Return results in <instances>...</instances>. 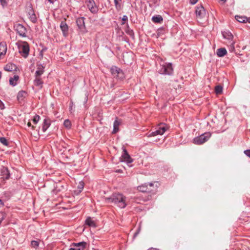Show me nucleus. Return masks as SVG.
<instances>
[{"label": "nucleus", "mask_w": 250, "mask_h": 250, "mask_svg": "<svg viewBox=\"0 0 250 250\" xmlns=\"http://www.w3.org/2000/svg\"><path fill=\"white\" fill-rule=\"evenodd\" d=\"M107 203H112L118 207L123 208L126 206V197L120 193H115L111 196L105 198Z\"/></svg>", "instance_id": "1"}, {"label": "nucleus", "mask_w": 250, "mask_h": 250, "mask_svg": "<svg viewBox=\"0 0 250 250\" xmlns=\"http://www.w3.org/2000/svg\"><path fill=\"white\" fill-rule=\"evenodd\" d=\"M158 71L161 74L171 75L173 73V68L171 63H165L160 65L158 68Z\"/></svg>", "instance_id": "2"}, {"label": "nucleus", "mask_w": 250, "mask_h": 250, "mask_svg": "<svg viewBox=\"0 0 250 250\" xmlns=\"http://www.w3.org/2000/svg\"><path fill=\"white\" fill-rule=\"evenodd\" d=\"M211 134L208 132L195 137L193 140V143L197 145H200L206 142L210 137Z\"/></svg>", "instance_id": "3"}, {"label": "nucleus", "mask_w": 250, "mask_h": 250, "mask_svg": "<svg viewBox=\"0 0 250 250\" xmlns=\"http://www.w3.org/2000/svg\"><path fill=\"white\" fill-rule=\"evenodd\" d=\"M195 14L197 19L199 22H202L207 17L206 10L202 5L196 7Z\"/></svg>", "instance_id": "4"}, {"label": "nucleus", "mask_w": 250, "mask_h": 250, "mask_svg": "<svg viewBox=\"0 0 250 250\" xmlns=\"http://www.w3.org/2000/svg\"><path fill=\"white\" fill-rule=\"evenodd\" d=\"M157 188V186H154V183H149V184L145 183L141 186L137 187V189L143 192H151L155 190Z\"/></svg>", "instance_id": "5"}, {"label": "nucleus", "mask_w": 250, "mask_h": 250, "mask_svg": "<svg viewBox=\"0 0 250 250\" xmlns=\"http://www.w3.org/2000/svg\"><path fill=\"white\" fill-rule=\"evenodd\" d=\"M15 30L21 37H25L26 36V29L21 24L17 23L14 26Z\"/></svg>", "instance_id": "6"}, {"label": "nucleus", "mask_w": 250, "mask_h": 250, "mask_svg": "<svg viewBox=\"0 0 250 250\" xmlns=\"http://www.w3.org/2000/svg\"><path fill=\"white\" fill-rule=\"evenodd\" d=\"M19 52L23 57L26 58L29 54V47L27 43L24 42L18 45Z\"/></svg>", "instance_id": "7"}, {"label": "nucleus", "mask_w": 250, "mask_h": 250, "mask_svg": "<svg viewBox=\"0 0 250 250\" xmlns=\"http://www.w3.org/2000/svg\"><path fill=\"white\" fill-rule=\"evenodd\" d=\"M87 7L93 14H96L98 11V7L96 6L94 0H86Z\"/></svg>", "instance_id": "8"}, {"label": "nucleus", "mask_w": 250, "mask_h": 250, "mask_svg": "<svg viewBox=\"0 0 250 250\" xmlns=\"http://www.w3.org/2000/svg\"><path fill=\"white\" fill-rule=\"evenodd\" d=\"M110 72L114 77L122 79L123 77L122 70L115 66H112L110 68Z\"/></svg>", "instance_id": "9"}, {"label": "nucleus", "mask_w": 250, "mask_h": 250, "mask_svg": "<svg viewBox=\"0 0 250 250\" xmlns=\"http://www.w3.org/2000/svg\"><path fill=\"white\" fill-rule=\"evenodd\" d=\"M85 18L84 17H79L76 20L77 25L79 29L83 32L85 30V26L84 23Z\"/></svg>", "instance_id": "10"}, {"label": "nucleus", "mask_w": 250, "mask_h": 250, "mask_svg": "<svg viewBox=\"0 0 250 250\" xmlns=\"http://www.w3.org/2000/svg\"><path fill=\"white\" fill-rule=\"evenodd\" d=\"M122 159L123 161L127 163H131L132 162V159L125 148H123Z\"/></svg>", "instance_id": "11"}, {"label": "nucleus", "mask_w": 250, "mask_h": 250, "mask_svg": "<svg viewBox=\"0 0 250 250\" xmlns=\"http://www.w3.org/2000/svg\"><path fill=\"white\" fill-rule=\"evenodd\" d=\"M60 27L63 36L65 37H67L68 35V26L66 23L64 21H61Z\"/></svg>", "instance_id": "12"}, {"label": "nucleus", "mask_w": 250, "mask_h": 250, "mask_svg": "<svg viewBox=\"0 0 250 250\" xmlns=\"http://www.w3.org/2000/svg\"><path fill=\"white\" fill-rule=\"evenodd\" d=\"M86 243L84 242L73 244L72 247L69 250H83L85 246Z\"/></svg>", "instance_id": "13"}, {"label": "nucleus", "mask_w": 250, "mask_h": 250, "mask_svg": "<svg viewBox=\"0 0 250 250\" xmlns=\"http://www.w3.org/2000/svg\"><path fill=\"white\" fill-rule=\"evenodd\" d=\"M121 123L122 122L121 120H119L118 118H116L113 124V130L112 131L113 134H115L119 131V126L121 125Z\"/></svg>", "instance_id": "14"}, {"label": "nucleus", "mask_w": 250, "mask_h": 250, "mask_svg": "<svg viewBox=\"0 0 250 250\" xmlns=\"http://www.w3.org/2000/svg\"><path fill=\"white\" fill-rule=\"evenodd\" d=\"M1 175L3 179H8L10 177V173L6 167H3L1 169Z\"/></svg>", "instance_id": "15"}, {"label": "nucleus", "mask_w": 250, "mask_h": 250, "mask_svg": "<svg viewBox=\"0 0 250 250\" xmlns=\"http://www.w3.org/2000/svg\"><path fill=\"white\" fill-rule=\"evenodd\" d=\"M51 125V122L49 119L45 118L43 120V122L42 126V130L43 132L46 131L47 128L50 126Z\"/></svg>", "instance_id": "16"}, {"label": "nucleus", "mask_w": 250, "mask_h": 250, "mask_svg": "<svg viewBox=\"0 0 250 250\" xmlns=\"http://www.w3.org/2000/svg\"><path fill=\"white\" fill-rule=\"evenodd\" d=\"M84 224L90 227L95 228L96 227L95 222L90 217H88L86 219Z\"/></svg>", "instance_id": "17"}, {"label": "nucleus", "mask_w": 250, "mask_h": 250, "mask_svg": "<svg viewBox=\"0 0 250 250\" xmlns=\"http://www.w3.org/2000/svg\"><path fill=\"white\" fill-rule=\"evenodd\" d=\"M7 51V45L5 42H0V56L4 55Z\"/></svg>", "instance_id": "18"}, {"label": "nucleus", "mask_w": 250, "mask_h": 250, "mask_svg": "<svg viewBox=\"0 0 250 250\" xmlns=\"http://www.w3.org/2000/svg\"><path fill=\"white\" fill-rule=\"evenodd\" d=\"M223 37L228 40L229 42L233 41V36L232 34L229 31H224L222 33Z\"/></svg>", "instance_id": "19"}, {"label": "nucleus", "mask_w": 250, "mask_h": 250, "mask_svg": "<svg viewBox=\"0 0 250 250\" xmlns=\"http://www.w3.org/2000/svg\"><path fill=\"white\" fill-rule=\"evenodd\" d=\"M16 68V65L12 63L7 64L4 67V69L6 71H12L15 70Z\"/></svg>", "instance_id": "20"}, {"label": "nucleus", "mask_w": 250, "mask_h": 250, "mask_svg": "<svg viewBox=\"0 0 250 250\" xmlns=\"http://www.w3.org/2000/svg\"><path fill=\"white\" fill-rule=\"evenodd\" d=\"M44 72V67L40 64L38 66L37 70L35 72V77H40Z\"/></svg>", "instance_id": "21"}, {"label": "nucleus", "mask_w": 250, "mask_h": 250, "mask_svg": "<svg viewBox=\"0 0 250 250\" xmlns=\"http://www.w3.org/2000/svg\"><path fill=\"white\" fill-rule=\"evenodd\" d=\"M227 52L225 48H220L217 50L216 54L218 57H222L226 55Z\"/></svg>", "instance_id": "22"}, {"label": "nucleus", "mask_w": 250, "mask_h": 250, "mask_svg": "<svg viewBox=\"0 0 250 250\" xmlns=\"http://www.w3.org/2000/svg\"><path fill=\"white\" fill-rule=\"evenodd\" d=\"M167 128L166 125L162 124L159 125V127H158V129H157L158 134L161 135H163L165 132Z\"/></svg>", "instance_id": "23"}, {"label": "nucleus", "mask_w": 250, "mask_h": 250, "mask_svg": "<svg viewBox=\"0 0 250 250\" xmlns=\"http://www.w3.org/2000/svg\"><path fill=\"white\" fill-rule=\"evenodd\" d=\"M19 79L18 75H14L13 77H11L9 79V83L12 86H15L17 84V82Z\"/></svg>", "instance_id": "24"}, {"label": "nucleus", "mask_w": 250, "mask_h": 250, "mask_svg": "<svg viewBox=\"0 0 250 250\" xmlns=\"http://www.w3.org/2000/svg\"><path fill=\"white\" fill-rule=\"evenodd\" d=\"M121 1L122 0H114L115 8L118 11H121L123 8V5L121 3Z\"/></svg>", "instance_id": "25"}, {"label": "nucleus", "mask_w": 250, "mask_h": 250, "mask_svg": "<svg viewBox=\"0 0 250 250\" xmlns=\"http://www.w3.org/2000/svg\"><path fill=\"white\" fill-rule=\"evenodd\" d=\"M34 83L36 86H39L40 88H42L43 82L41 77H35V79L34 81Z\"/></svg>", "instance_id": "26"}, {"label": "nucleus", "mask_w": 250, "mask_h": 250, "mask_svg": "<svg viewBox=\"0 0 250 250\" xmlns=\"http://www.w3.org/2000/svg\"><path fill=\"white\" fill-rule=\"evenodd\" d=\"M62 188H63V186L61 185L59 186L57 184H56V186H54V189L52 190V192L57 194L58 192H60Z\"/></svg>", "instance_id": "27"}, {"label": "nucleus", "mask_w": 250, "mask_h": 250, "mask_svg": "<svg viewBox=\"0 0 250 250\" xmlns=\"http://www.w3.org/2000/svg\"><path fill=\"white\" fill-rule=\"evenodd\" d=\"M152 20L153 22L156 23H160L163 21V19L162 16L158 15L153 16L152 18Z\"/></svg>", "instance_id": "28"}, {"label": "nucleus", "mask_w": 250, "mask_h": 250, "mask_svg": "<svg viewBox=\"0 0 250 250\" xmlns=\"http://www.w3.org/2000/svg\"><path fill=\"white\" fill-rule=\"evenodd\" d=\"M235 19L240 22H245L247 21V18L246 17L235 16Z\"/></svg>", "instance_id": "29"}, {"label": "nucleus", "mask_w": 250, "mask_h": 250, "mask_svg": "<svg viewBox=\"0 0 250 250\" xmlns=\"http://www.w3.org/2000/svg\"><path fill=\"white\" fill-rule=\"evenodd\" d=\"M26 93L25 91H20L17 95V99L18 100H21L23 97L25 96Z\"/></svg>", "instance_id": "30"}, {"label": "nucleus", "mask_w": 250, "mask_h": 250, "mask_svg": "<svg viewBox=\"0 0 250 250\" xmlns=\"http://www.w3.org/2000/svg\"><path fill=\"white\" fill-rule=\"evenodd\" d=\"M63 125L64 126L67 128H70L71 126V122L68 119H66L64 120Z\"/></svg>", "instance_id": "31"}, {"label": "nucleus", "mask_w": 250, "mask_h": 250, "mask_svg": "<svg viewBox=\"0 0 250 250\" xmlns=\"http://www.w3.org/2000/svg\"><path fill=\"white\" fill-rule=\"evenodd\" d=\"M229 50L230 52H233L235 50V47H234L235 42H234V41H232V42H229Z\"/></svg>", "instance_id": "32"}, {"label": "nucleus", "mask_w": 250, "mask_h": 250, "mask_svg": "<svg viewBox=\"0 0 250 250\" xmlns=\"http://www.w3.org/2000/svg\"><path fill=\"white\" fill-rule=\"evenodd\" d=\"M223 88L220 85H217L215 87V91L217 94H220L222 92Z\"/></svg>", "instance_id": "33"}, {"label": "nucleus", "mask_w": 250, "mask_h": 250, "mask_svg": "<svg viewBox=\"0 0 250 250\" xmlns=\"http://www.w3.org/2000/svg\"><path fill=\"white\" fill-rule=\"evenodd\" d=\"M30 19L33 23H35L37 21V18L34 12H32V14L30 15Z\"/></svg>", "instance_id": "34"}, {"label": "nucleus", "mask_w": 250, "mask_h": 250, "mask_svg": "<svg viewBox=\"0 0 250 250\" xmlns=\"http://www.w3.org/2000/svg\"><path fill=\"white\" fill-rule=\"evenodd\" d=\"M40 119V117L39 115H36L34 116V119L33 120V122L35 124H37L39 121Z\"/></svg>", "instance_id": "35"}, {"label": "nucleus", "mask_w": 250, "mask_h": 250, "mask_svg": "<svg viewBox=\"0 0 250 250\" xmlns=\"http://www.w3.org/2000/svg\"><path fill=\"white\" fill-rule=\"evenodd\" d=\"M0 142L5 146H7L8 145L6 139L4 137L0 138Z\"/></svg>", "instance_id": "36"}, {"label": "nucleus", "mask_w": 250, "mask_h": 250, "mask_svg": "<svg viewBox=\"0 0 250 250\" xmlns=\"http://www.w3.org/2000/svg\"><path fill=\"white\" fill-rule=\"evenodd\" d=\"M83 183L81 182L79 183V185L78 187L79 189V192H81L83 188Z\"/></svg>", "instance_id": "37"}, {"label": "nucleus", "mask_w": 250, "mask_h": 250, "mask_svg": "<svg viewBox=\"0 0 250 250\" xmlns=\"http://www.w3.org/2000/svg\"><path fill=\"white\" fill-rule=\"evenodd\" d=\"M157 135H159V134H158V132L157 130H156V131H153V132H151L150 134H149V135H148V137H152V136H155Z\"/></svg>", "instance_id": "38"}, {"label": "nucleus", "mask_w": 250, "mask_h": 250, "mask_svg": "<svg viewBox=\"0 0 250 250\" xmlns=\"http://www.w3.org/2000/svg\"><path fill=\"white\" fill-rule=\"evenodd\" d=\"M157 135H159V134H158V132L157 130H156V131H153V132H151L150 134H149V135H148V137H152V136H155Z\"/></svg>", "instance_id": "39"}, {"label": "nucleus", "mask_w": 250, "mask_h": 250, "mask_svg": "<svg viewBox=\"0 0 250 250\" xmlns=\"http://www.w3.org/2000/svg\"><path fill=\"white\" fill-rule=\"evenodd\" d=\"M31 245L33 247H36L39 246V242L37 241H31Z\"/></svg>", "instance_id": "40"}, {"label": "nucleus", "mask_w": 250, "mask_h": 250, "mask_svg": "<svg viewBox=\"0 0 250 250\" xmlns=\"http://www.w3.org/2000/svg\"><path fill=\"white\" fill-rule=\"evenodd\" d=\"M244 152L246 156L250 158V149L246 150Z\"/></svg>", "instance_id": "41"}, {"label": "nucleus", "mask_w": 250, "mask_h": 250, "mask_svg": "<svg viewBox=\"0 0 250 250\" xmlns=\"http://www.w3.org/2000/svg\"><path fill=\"white\" fill-rule=\"evenodd\" d=\"M127 20H128V18H127V16H126V15L123 16V17L122 18V21H123V22H122V24H125V21H127Z\"/></svg>", "instance_id": "42"}, {"label": "nucleus", "mask_w": 250, "mask_h": 250, "mask_svg": "<svg viewBox=\"0 0 250 250\" xmlns=\"http://www.w3.org/2000/svg\"><path fill=\"white\" fill-rule=\"evenodd\" d=\"M0 2L2 6H4L7 5V1L6 0H0Z\"/></svg>", "instance_id": "43"}, {"label": "nucleus", "mask_w": 250, "mask_h": 250, "mask_svg": "<svg viewBox=\"0 0 250 250\" xmlns=\"http://www.w3.org/2000/svg\"><path fill=\"white\" fill-rule=\"evenodd\" d=\"M198 0H189L190 4L193 5L197 2Z\"/></svg>", "instance_id": "44"}, {"label": "nucleus", "mask_w": 250, "mask_h": 250, "mask_svg": "<svg viewBox=\"0 0 250 250\" xmlns=\"http://www.w3.org/2000/svg\"><path fill=\"white\" fill-rule=\"evenodd\" d=\"M5 108L4 104L0 101V108L1 109H3Z\"/></svg>", "instance_id": "45"}, {"label": "nucleus", "mask_w": 250, "mask_h": 250, "mask_svg": "<svg viewBox=\"0 0 250 250\" xmlns=\"http://www.w3.org/2000/svg\"><path fill=\"white\" fill-rule=\"evenodd\" d=\"M27 125H28V126H29V127H32V128L33 129H34V128H35V127H34V126L33 125H31V123H30V122H28V123H27Z\"/></svg>", "instance_id": "46"}, {"label": "nucleus", "mask_w": 250, "mask_h": 250, "mask_svg": "<svg viewBox=\"0 0 250 250\" xmlns=\"http://www.w3.org/2000/svg\"><path fill=\"white\" fill-rule=\"evenodd\" d=\"M3 203L2 202V201L0 199V208L3 207Z\"/></svg>", "instance_id": "47"}, {"label": "nucleus", "mask_w": 250, "mask_h": 250, "mask_svg": "<svg viewBox=\"0 0 250 250\" xmlns=\"http://www.w3.org/2000/svg\"><path fill=\"white\" fill-rule=\"evenodd\" d=\"M71 104H72V105H70V107H69L70 110L71 111H72L73 110V108H72V107H73V103H71Z\"/></svg>", "instance_id": "48"}, {"label": "nucleus", "mask_w": 250, "mask_h": 250, "mask_svg": "<svg viewBox=\"0 0 250 250\" xmlns=\"http://www.w3.org/2000/svg\"><path fill=\"white\" fill-rule=\"evenodd\" d=\"M148 250H159L157 249H154V248H150L149 249H148Z\"/></svg>", "instance_id": "49"}, {"label": "nucleus", "mask_w": 250, "mask_h": 250, "mask_svg": "<svg viewBox=\"0 0 250 250\" xmlns=\"http://www.w3.org/2000/svg\"><path fill=\"white\" fill-rule=\"evenodd\" d=\"M138 233H139V231L136 232L134 234V236H136L138 234Z\"/></svg>", "instance_id": "50"}, {"label": "nucleus", "mask_w": 250, "mask_h": 250, "mask_svg": "<svg viewBox=\"0 0 250 250\" xmlns=\"http://www.w3.org/2000/svg\"><path fill=\"white\" fill-rule=\"evenodd\" d=\"M130 33H131V34H133V31H132V30H131V31H130Z\"/></svg>", "instance_id": "51"}, {"label": "nucleus", "mask_w": 250, "mask_h": 250, "mask_svg": "<svg viewBox=\"0 0 250 250\" xmlns=\"http://www.w3.org/2000/svg\"><path fill=\"white\" fill-rule=\"evenodd\" d=\"M249 22L250 23V19L249 20Z\"/></svg>", "instance_id": "52"}]
</instances>
